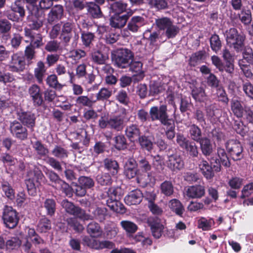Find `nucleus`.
Returning a JSON list of instances; mask_svg holds the SVG:
<instances>
[{
    "label": "nucleus",
    "instance_id": "nucleus-1",
    "mask_svg": "<svg viewBox=\"0 0 253 253\" xmlns=\"http://www.w3.org/2000/svg\"><path fill=\"white\" fill-rule=\"evenodd\" d=\"M126 114V110L123 108L121 114L113 116L109 119L105 116H101L98 121V126L102 129L109 128L117 131H121L125 126Z\"/></svg>",
    "mask_w": 253,
    "mask_h": 253
},
{
    "label": "nucleus",
    "instance_id": "nucleus-2",
    "mask_svg": "<svg viewBox=\"0 0 253 253\" xmlns=\"http://www.w3.org/2000/svg\"><path fill=\"white\" fill-rule=\"evenodd\" d=\"M24 3L22 0H15L10 6V9L5 11V15L11 21L21 22L25 16Z\"/></svg>",
    "mask_w": 253,
    "mask_h": 253
},
{
    "label": "nucleus",
    "instance_id": "nucleus-3",
    "mask_svg": "<svg viewBox=\"0 0 253 253\" xmlns=\"http://www.w3.org/2000/svg\"><path fill=\"white\" fill-rule=\"evenodd\" d=\"M226 40L227 44L236 51L239 52L243 50L245 36L239 34L236 29L230 28L226 32Z\"/></svg>",
    "mask_w": 253,
    "mask_h": 253
},
{
    "label": "nucleus",
    "instance_id": "nucleus-4",
    "mask_svg": "<svg viewBox=\"0 0 253 253\" xmlns=\"http://www.w3.org/2000/svg\"><path fill=\"white\" fill-rule=\"evenodd\" d=\"M133 58V54L129 49L120 48L116 50L112 59L118 68L125 69L128 67Z\"/></svg>",
    "mask_w": 253,
    "mask_h": 253
},
{
    "label": "nucleus",
    "instance_id": "nucleus-5",
    "mask_svg": "<svg viewBox=\"0 0 253 253\" xmlns=\"http://www.w3.org/2000/svg\"><path fill=\"white\" fill-rule=\"evenodd\" d=\"M149 113L151 121H159L163 126L174 120L169 118L166 105H162L159 107L152 106L150 109Z\"/></svg>",
    "mask_w": 253,
    "mask_h": 253
},
{
    "label": "nucleus",
    "instance_id": "nucleus-6",
    "mask_svg": "<svg viewBox=\"0 0 253 253\" xmlns=\"http://www.w3.org/2000/svg\"><path fill=\"white\" fill-rule=\"evenodd\" d=\"M26 59L21 52L14 53L10 57L8 64V68L10 71L14 73L23 72L26 68Z\"/></svg>",
    "mask_w": 253,
    "mask_h": 253
},
{
    "label": "nucleus",
    "instance_id": "nucleus-7",
    "mask_svg": "<svg viewBox=\"0 0 253 253\" xmlns=\"http://www.w3.org/2000/svg\"><path fill=\"white\" fill-rule=\"evenodd\" d=\"M2 218L5 226L10 229L16 227L19 220L16 210L8 206H5L3 208Z\"/></svg>",
    "mask_w": 253,
    "mask_h": 253
},
{
    "label": "nucleus",
    "instance_id": "nucleus-8",
    "mask_svg": "<svg viewBox=\"0 0 253 253\" xmlns=\"http://www.w3.org/2000/svg\"><path fill=\"white\" fill-rule=\"evenodd\" d=\"M82 244L89 248L100 250L104 249H111L114 247V244L109 241H99L91 238L88 236L82 237Z\"/></svg>",
    "mask_w": 253,
    "mask_h": 253
},
{
    "label": "nucleus",
    "instance_id": "nucleus-9",
    "mask_svg": "<svg viewBox=\"0 0 253 253\" xmlns=\"http://www.w3.org/2000/svg\"><path fill=\"white\" fill-rule=\"evenodd\" d=\"M61 206L67 212L75 215L82 220H88L92 219V216L86 213L84 210L78 207H76L67 200H63L61 202Z\"/></svg>",
    "mask_w": 253,
    "mask_h": 253
},
{
    "label": "nucleus",
    "instance_id": "nucleus-10",
    "mask_svg": "<svg viewBox=\"0 0 253 253\" xmlns=\"http://www.w3.org/2000/svg\"><path fill=\"white\" fill-rule=\"evenodd\" d=\"M228 154L234 161H238L243 158V148L241 143L236 140H229L225 144Z\"/></svg>",
    "mask_w": 253,
    "mask_h": 253
},
{
    "label": "nucleus",
    "instance_id": "nucleus-11",
    "mask_svg": "<svg viewBox=\"0 0 253 253\" xmlns=\"http://www.w3.org/2000/svg\"><path fill=\"white\" fill-rule=\"evenodd\" d=\"M9 129L12 136L21 141L27 139L28 131L27 128L19 121L14 120L9 124Z\"/></svg>",
    "mask_w": 253,
    "mask_h": 253
},
{
    "label": "nucleus",
    "instance_id": "nucleus-12",
    "mask_svg": "<svg viewBox=\"0 0 253 253\" xmlns=\"http://www.w3.org/2000/svg\"><path fill=\"white\" fill-rule=\"evenodd\" d=\"M17 119L19 121L31 131H34L36 126V116L30 111H20L17 112Z\"/></svg>",
    "mask_w": 253,
    "mask_h": 253
},
{
    "label": "nucleus",
    "instance_id": "nucleus-13",
    "mask_svg": "<svg viewBox=\"0 0 253 253\" xmlns=\"http://www.w3.org/2000/svg\"><path fill=\"white\" fill-rule=\"evenodd\" d=\"M146 222L150 227L153 237L157 239H159L162 236L164 229L160 219L157 217L150 216L147 218Z\"/></svg>",
    "mask_w": 253,
    "mask_h": 253
},
{
    "label": "nucleus",
    "instance_id": "nucleus-14",
    "mask_svg": "<svg viewBox=\"0 0 253 253\" xmlns=\"http://www.w3.org/2000/svg\"><path fill=\"white\" fill-rule=\"evenodd\" d=\"M137 162V166L139 169L146 173L145 174L144 177H141L139 175H137V182L142 183L144 184H146L149 182L151 181L149 178L150 173H147V172L151 170V165L145 157H141L140 159L138 158Z\"/></svg>",
    "mask_w": 253,
    "mask_h": 253
},
{
    "label": "nucleus",
    "instance_id": "nucleus-15",
    "mask_svg": "<svg viewBox=\"0 0 253 253\" xmlns=\"http://www.w3.org/2000/svg\"><path fill=\"white\" fill-rule=\"evenodd\" d=\"M28 92L34 106L39 107L42 105L43 102L42 93L38 85L33 84L31 85L28 88Z\"/></svg>",
    "mask_w": 253,
    "mask_h": 253
},
{
    "label": "nucleus",
    "instance_id": "nucleus-16",
    "mask_svg": "<svg viewBox=\"0 0 253 253\" xmlns=\"http://www.w3.org/2000/svg\"><path fill=\"white\" fill-rule=\"evenodd\" d=\"M230 107L234 115L239 119L243 117L246 108L248 107L238 97H233L231 99Z\"/></svg>",
    "mask_w": 253,
    "mask_h": 253
},
{
    "label": "nucleus",
    "instance_id": "nucleus-17",
    "mask_svg": "<svg viewBox=\"0 0 253 253\" xmlns=\"http://www.w3.org/2000/svg\"><path fill=\"white\" fill-rule=\"evenodd\" d=\"M60 40L64 43H68L72 37L74 24L71 22H63L61 23Z\"/></svg>",
    "mask_w": 253,
    "mask_h": 253
},
{
    "label": "nucleus",
    "instance_id": "nucleus-18",
    "mask_svg": "<svg viewBox=\"0 0 253 253\" xmlns=\"http://www.w3.org/2000/svg\"><path fill=\"white\" fill-rule=\"evenodd\" d=\"M25 36L30 39V43L32 46L35 48H39L43 44L42 35L39 33H35L30 29L25 28L24 29Z\"/></svg>",
    "mask_w": 253,
    "mask_h": 253
},
{
    "label": "nucleus",
    "instance_id": "nucleus-19",
    "mask_svg": "<svg viewBox=\"0 0 253 253\" xmlns=\"http://www.w3.org/2000/svg\"><path fill=\"white\" fill-rule=\"evenodd\" d=\"M143 198L141 191L138 189H135L130 192L125 198V202L128 205H137L140 203Z\"/></svg>",
    "mask_w": 253,
    "mask_h": 253
},
{
    "label": "nucleus",
    "instance_id": "nucleus-20",
    "mask_svg": "<svg viewBox=\"0 0 253 253\" xmlns=\"http://www.w3.org/2000/svg\"><path fill=\"white\" fill-rule=\"evenodd\" d=\"M130 15L128 13L122 15L115 14L110 19V25L115 28H121L124 27Z\"/></svg>",
    "mask_w": 253,
    "mask_h": 253
},
{
    "label": "nucleus",
    "instance_id": "nucleus-21",
    "mask_svg": "<svg viewBox=\"0 0 253 253\" xmlns=\"http://www.w3.org/2000/svg\"><path fill=\"white\" fill-rule=\"evenodd\" d=\"M168 167L172 171H177L183 168L184 162L179 155H171L169 157Z\"/></svg>",
    "mask_w": 253,
    "mask_h": 253
},
{
    "label": "nucleus",
    "instance_id": "nucleus-22",
    "mask_svg": "<svg viewBox=\"0 0 253 253\" xmlns=\"http://www.w3.org/2000/svg\"><path fill=\"white\" fill-rule=\"evenodd\" d=\"M205 194V187L196 185L189 187L186 190V195L190 198H201Z\"/></svg>",
    "mask_w": 253,
    "mask_h": 253
},
{
    "label": "nucleus",
    "instance_id": "nucleus-23",
    "mask_svg": "<svg viewBox=\"0 0 253 253\" xmlns=\"http://www.w3.org/2000/svg\"><path fill=\"white\" fill-rule=\"evenodd\" d=\"M46 72V69L44 63L42 61H38L34 70V75L39 84L42 83Z\"/></svg>",
    "mask_w": 253,
    "mask_h": 253
},
{
    "label": "nucleus",
    "instance_id": "nucleus-24",
    "mask_svg": "<svg viewBox=\"0 0 253 253\" xmlns=\"http://www.w3.org/2000/svg\"><path fill=\"white\" fill-rule=\"evenodd\" d=\"M192 97L198 102H204L207 99V95L205 89L202 86L192 84L190 86Z\"/></svg>",
    "mask_w": 253,
    "mask_h": 253
},
{
    "label": "nucleus",
    "instance_id": "nucleus-25",
    "mask_svg": "<svg viewBox=\"0 0 253 253\" xmlns=\"http://www.w3.org/2000/svg\"><path fill=\"white\" fill-rule=\"evenodd\" d=\"M199 167L202 173L206 179H211L213 178L214 172L212 169H213L207 161L202 159L200 162Z\"/></svg>",
    "mask_w": 253,
    "mask_h": 253
},
{
    "label": "nucleus",
    "instance_id": "nucleus-26",
    "mask_svg": "<svg viewBox=\"0 0 253 253\" xmlns=\"http://www.w3.org/2000/svg\"><path fill=\"white\" fill-rule=\"evenodd\" d=\"M145 24L144 18L141 16H133L128 22L127 24L128 29L133 32H137L139 29Z\"/></svg>",
    "mask_w": 253,
    "mask_h": 253
},
{
    "label": "nucleus",
    "instance_id": "nucleus-27",
    "mask_svg": "<svg viewBox=\"0 0 253 253\" xmlns=\"http://www.w3.org/2000/svg\"><path fill=\"white\" fill-rule=\"evenodd\" d=\"M63 14V8L60 5H56L52 8L48 14L47 20L49 23L60 19Z\"/></svg>",
    "mask_w": 253,
    "mask_h": 253
},
{
    "label": "nucleus",
    "instance_id": "nucleus-28",
    "mask_svg": "<svg viewBox=\"0 0 253 253\" xmlns=\"http://www.w3.org/2000/svg\"><path fill=\"white\" fill-rule=\"evenodd\" d=\"M200 145V149L202 154L205 156H210L213 152L212 145L211 141L208 138L203 137L200 141H199Z\"/></svg>",
    "mask_w": 253,
    "mask_h": 253
},
{
    "label": "nucleus",
    "instance_id": "nucleus-29",
    "mask_svg": "<svg viewBox=\"0 0 253 253\" xmlns=\"http://www.w3.org/2000/svg\"><path fill=\"white\" fill-rule=\"evenodd\" d=\"M214 225V221L212 218L200 217L197 220V227L203 231L211 230Z\"/></svg>",
    "mask_w": 253,
    "mask_h": 253
},
{
    "label": "nucleus",
    "instance_id": "nucleus-30",
    "mask_svg": "<svg viewBox=\"0 0 253 253\" xmlns=\"http://www.w3.org/2000/svg\"><path fill=\"white\" fill-rule=\"evenodd\" d=\"M91 58L95 64L103 65L105 64L109 57L107 54L103 53L99 50H95L92 52Z\"/></svg>",
    "mask_w": 253,
    "mask_h": 253
},
{
    "label": "nucleus",
    "instance_id": "nucleus-31",
    "mask_svg": "<svg viewBox=\"0 0 253 253\" xmlns=\"http://www.w3.org/2000/svg\"><path fill=\"white\" fill-rule=\"evenodd\" d=\"M125 133L130 141H134L135 139L140 137V131L137 125L131 124L126 126Z\"/></svg>",
    "mask_w": 253,
    "mask_h": 253
},
{
    "label": "nucleus",
    "instance_id": "nucleus-32",
    "mask_svg": "<svg viewBox=\"0 0 253 253\" xmlns=\"http://www.w3.org/2000/svg\"><path fill=\"white\" fill-rule=\"evenodd\" d=\"M86 231L92 237H99L101 236L102 233L100 225L95 222H91L88 224Z\"/></svg>",
    "mask_w": 253,
    "mask_h": 253
},
{
    "label": "nucleus",
    "instance_id": "nucleus-33",
    "mask_svg": "<svg viewBox=\"0 0 253 253\" xmlns=\"http://www.w3.org/2000/svg\"><path fill=\"white\" fill-rule=\"evenodd\" d=\"M86 7L88 13L93 18H99L103 16L100 7L94 2L88 3Z\"/></svg>",
    "mask_w": 253,
    "mask_h": 253
},
{
    "label": "nucleus",
    "instance_id": "nucleus-34",
    "mask_svg": "<svg viewBox=\"0 0 253 253\" xmlns=\"http://www.w3.org/2000/svg\"><path fill=\"white\" fill-rule=\"evenodd\" d=\"M127 4L123 0L116 1L110 5L112 12L116 14H120L126 10Z\"/></svg>",
    "mask_w": 253,
    "mask_h": 253
},
{
    "label": "nucleus",
    "instance_id": "nucleus-35",
    "mask_svg": "<svg viewBox=\"0 0 253 253\" xmlns=\"http://www.w3.org/2000/svg\"><path fill=\"white\" fill-rule=\"evenodd\" d=\"M169 208L177 215L181 216L184 211V209L181 202L176 199L171 200L169 203Z\"/></svg>",
    "mask_w": 253,
    "mask_h": 253
},
{
    "label": "nucleus",
    "instance_id": "nucleus-36",
    "mask_svg": "<svg viewBox=\"0 0 253 253\" xmlns=\"http://www.w3.org/2000/svg\"><path fill=\"white\" fill-rule=\"evenodd\" d=\"M104 164L105 169L110 171L112 175H115L118 173L119 165L116 161L106 158L104 160Z\"/></svg>",
    "mask_w": 253,
    "mask_h": 253
},
{
    "label": "nucleus",
    "instance_id": "nucleus-37",
    "mask_svg": "<svg viewBox=\"0 0 253 253\" xmlns=\"http://www.w3.org/2000/svg\"><path fill=\"white\" fill-rule=\"evenodd\" d=\"M189 133L190 138L196 142L200 141L202 138V131L196 125L193 124L189 126Z\"/></svg>",
    "mask_w": 253,
    "mask_h": 253
},
{
    "label": "nucleus",
    "instance_id": "nucleus-38",
    "mask_svg": "<svg viewBox=\"0 0 253 253\" xmlns=\"http://www.w3.org/2000/svg\"><path fill=\"white\" fill-rule=\"evenodd\" d=\"M32 147L37 154L40 157H44L48 154L49 151L39 140L32 142Z\"/></svg>",
    "mask_w": 253,
    "mask_h": 253
},
{
    "label": "nucleus",
    "instance_id": "nucleus-39",
    "mask_svg": "<svg viewBox=\"0 0 253 253\" xmlns=\"http://www.w3.org/2000/svg\"><path fill=\"white\" fill-rule=\"evenodd\" d=\"M95 100H92L87 96L80 95L76 99V103L78 106L87 107L91 108L93 106Z\"/></svg>",
    "mask_w": 253,
    "mask_h": 253
},
{
    "label": "nucleus",
    "instance_id": "nucleus-40",
    "mask_svg": "<svg viewBox=\"0 0 253 253\" xmlns=\"http://www.w3.org/2000/svg\"><path fill=\"white\" fill-rule=\"evenodd\" d=\"M139 143L141 148L151 152L153 149V143L150 138L145 135L139 137Z\"/></svg>",
    "mask_w": 253,
    "mask_h": 253
},
{
    "label": "nucleus",
    "instance_id": "nucleus-41",
    "mask_svg": "<svg viewBox=\"0 0 253 253\" xmlns=\"http://www.w3.org/2000/svg\"><path fill=\"white\" fill-rule=\"evenodd\" d=\"M161 191L162 194L166 196L172 195L174 192V187L172 182L166 180L160 186Z\"/></svg>",
    "mask_w": 253,
    "mask_h": 253
},
{
    "label": "nucleus",
    "instance_id": "nucleus-42",
    "mask_svg": "<svg viewBox=\"0 0 253 253\" xmlns=\"http://www.w3.org/2000/svg\"><path fill=\"white\" fill-rule=\"evenodd\" d=\"M51 228L50 220L46 217H44L39 221L37 226V230L41 233H45L49 231Z\"/></svg>",
    "mask_w": 253,
    "mask_h": 253
},
{
    "label": "nucleus",
    "instance_id": "nucleus-43",
    "mask_svg": "<svg viewBox=\"0 0 253 253\" xmlns=\"http://www.w3.org/2000/svg\"><path fill=\"white\" fill-rule=\"evenodd\" d=\"M27 176L29 178L25 180V183L29 192H31V194L33 195L36 193V186H38V184L35 183L32 170L27 172Z\"/></svg>",
    "mask_w": 253,
    "mask_h": 253
},
{
    "label": "nucleus",
    "instance_id": "nucleus-44",
    "mask_svg": "<svg viewBox=\"0 0 253 253\" xmlns=\"http://www.w3.org/2000/svg\"><path fill=\"white\" fill-rule=\"evenodd\" d=\"M43 207L46 211L47 215L52 216L56 210V202L52 199H46L43 203Z\"/></svg>",
    "mask_w": 253,
    "mask_h": 253
},
{
    "label": "nucleus",
    "instance_id": "nucleus-45",
    "mask_svg": "<svg viewBox=\"0 0 253 253\" xmlns=\"http://www.w3.org/2000/svg\"><path fill=\"white\" fill-rule=\"evenodd\" d=\"M171 19L168 17H162L155 20V25L160 31H165L172 23Z\"/></svg>",
    "mask_w": 253,
    "mask_h": 253
},
{
    "label": "nucleus",
    "instance_id": "nucleus-46",
    "mask_svg": "<svg viewBox=\"0 0 253 253\" xmlns=\"http://www.w3.org/2000/svg\"><path fill=\"white\" fill-rule=\"evenodd\" d=\"M52 154L55 157L60 159L67 158L68 156V151L63 147L56 145L51 151Z\"/></svg>",
    "mask_w": 253,
    "mask_h": 253
},
{
    "label": "nucleus",
    "instance_id": "nucleus-47",
    "mask_svg": "<svg viewBox=\"0 0 253 253\" xmlns=\"http://www.w3.org/2000/svg\"><path fill=\"white\" fill-rule=\"evenodd\" d=\"M204 52L199 51L192 54L190 59L189 64L191 66H195L200 64L204 59Z\"/></svg>",
    "mask_w": 253,
    "mask_h": 253
},
{
    "label": "nucleus",
    "instance_id": "nucleus-48",
    "mask_svg": "<svg viewBox=\"0 0 253 253\" xmlns=\"http://www.w3.org/2000/svg\"><path fill=\"white\" fill-rule=\"evenodd\" d=\"M15 80L14 76L10 72L5 70L0 71V83L6 85Z\"/></svg>",
    "mask_w": 253,
    "mask_h": 253
},
{
    "label": "nucleus",
    "instance_id": "nucleus-49",
    "mask_svg": "<svg viewBox=\"0 0 253 253\" xmlns=\"http://www.w3.org/2000/svg\"><path fill=\"white\" fill-rule=\"evenodd\" d=\"M153 158L152 165L153 167L158 171H162L164 168L165 161L163 157L157 155L152 156Z\"/></svg>",
    "mask_w": 253,
    "mask_h": 253
},
{
    "label": "nucleus",
    "instance_id": "nucleus-50",
    "mask_svg": "<svg viewBox=\"0 0 253 253\" xmlns=\"http://www.w3.org/2000/svg\"><path fill=\"white\" fill-rule=\"evenodd\" d=\"M210 45L211 49L217 53L221 47V42L219 36L216 34L213 35L210 38Z\"/></svg>",
    "mask_w": 253,
    "mask_h": 253
},
{
    "label": "nucleus",
    "instance_id": "nucleus-51",
    "mask_svg": "<svg viewBox=\"0 0 253 253\" xmlns=\"http://www.w3.org/2000/svg\"><path fill=\"white\" fill-rule=\"evenodd\" d=\"M217 154L222 165L226 167H229L230 163L224 149L221 147H217Z\"/></svg>",
    "mask_w": 253,
    "mask_h": 253
},
{
    "label": "nucleus",
    "instance_id": "nucleus-52",
    "mask_svg": "<svg viewBox=\"0 0 253 253\" xmlns=\"http://www.w3.org/2000/svg\"><path fill=\"white\" fill-rule=\"evenodd\" d=\"M90 32H83L82 34V40L83 44L86 47L89 46L92 41L93 40L94 38V34L91 29H89Z\"/></svg>",
    "mask_w": 253,
    "mask_h": 253
},
{
    "label": "nucleus",
    "instance_id": "nucleus-53",
    "mask_svg": "<svg viewBox=\"0 0 253 253\" xmlns=\"http://www.w3.org/2000/svg\"><path fill=\"white\" fill-rule=\"evenodd\" d=\"M116 99L120 103L126 105L129 102V98L126 91L120 89L116 95Z\"/></svg>",
    "mask_w": 253,
    "mask_h": 253
},
{
    "label": "nucleus",
    "instance_id": "nucleus-54",
    "mask_svg": "<svg viewBox=\"0 0 253 253\" xmlns=\"http://www.w3.org/2000/svg\"><path fill=\"white\" fill-rule=\"evenodd\" d=\"M242 88L246 95L253 100V84L249 81H243Z\"/></svg>",
    "mask_w": 253,
    "mask_h": 253
},
{
    "label": "nucleus",
    "instance_id": "nucleus-55",
    "mask_svg": "<svg viewBox=\"0 0 253 253\" xmlns=\"http://www.w3.org/2000/svg\"><path fill=\"white\" fill-rule=\"evenodd\" d=\"M120 224L123 228L128 233H134L138 229L137 226L130 221L123 220L121 222Z\"/></svg>",
    "mask_w": 253,
    "mask_h": 253
},
{
    "label": "nucleus",
    "instance_id": "nucleus-56",
    "mask_svg": "<svg viewBox=\"0 0 253 253\" xmlns=\"http://www.w3.org/2000/svg\"><path fill=\"white\" fill-rule=\"evenodd\" d=\"M93 217L100 222L103 221L107 215V209L105 208H97L93 212Z\"/></svg>",
    "mask_w": 253,
    "mask_h": 253
},
{
    "label": "nucleus",
    "instance_id": "nucleus-57",
    "mask_svg": "<svg viewBox=\"0 0 253 253\" xmlns=\"http://www.w3.org/2000/svg\"><path fill=\"white\" fill-rule=\"evenodd\" d=\"M96 181L101 185H108L112 183V179L109 174L101 173L96 176Z\"/></svg>",
    "mask_w": 253,
    "mask_h": 253
},
{
    "label": "nucleus",
    "instance_id": "nucleus-58",
    "mask_svg": "<svg viewBox=\"0 0 253 253\" xmlns=\"http://www.w3.org/2000/svg\"><path fill=\"white\" fill-rule=\"evenodd\" d=\"M78 181L79 184L82 185L86 189H90L94 185V181L93 179L88 176H80L79 178Z\"/></svg>",
    "mask_w": 253,
    "mask_h": 253
},
{
    "label": "nucleus",
    "instance_id": "nucleus-59",
    "mask_svg": "<svg viewBox=\"0 0 253 253\" xmlns=\"http://www.w3.org/2000/svg\"><path fill=\"white\" fill-rule=\"evenodd\" d=\"M46 83L49 86L55 89H61L63 87V85L58 82L57 77L54 74L50 75L47 77Z\"/></svg>",
    "mask_w": 253,
    "mask_h": 253
},
{
    "label": "nucleus",
    "instance_id": "nucleus-60",
    "mask_svg": "<svg viewBox=\"0 0 253 253\" xmlns=\"http://www.w3.org/2000/svg\"><path fill=\"white\" fill-rule=\"evenodd\" d=\"M115 147L118 150H123L126 148V141L125 136L119 135L114 138Z\"/></svg>",
    "mask_w": 253,
    "mask_h": 253
},
{
    "label": "nucleus",
    "instance_id": "nucleus-61",
    "mask_svg": "<svg viewBox=\"0 0 253 253\" xmlns=\"http://www.w3.org/2000/svg\"><path fill=\"white\" fill-rule=\"evenodd\" d=\"M179 32V28L172 22L165 30V35L168 39L174 38Z\"/></svg>",
    "mask_w": 253,
    "mask_h": 253
},
{
    "label": "nucleus",
    "instance_id": "nucleus-62",
    "mask_svg": "<svg viewBox=\"0 0 253 253\" xmlns=\"http://www.w3.org/2000/svg\"><path fill=\"white\" fill-rule=\"evenodd\" d=\"M166 127V135L168 139L171 140L175 136V124L174 121L164 125Z\"/></svg>",
    "mask_w": 253,
    "mask_h": 253
},
{
    "label": "nucleus",
    "instance_id": "nucleus-63",
    "mask_svg": "<svg viewBox=\"0 0 253 253\" xmlns=\"http://www.w3.org/2000/svg\"><path fill=\"white\" fill-rule=\"evenodd\" d=\"M12 28L11 23L6 19H0V33L5 34L9 33Z\"/></svg>",
    "mask_w": 253,
    "mask_h": 253
},
{
    "label": "nucleus",
    "instance_id": "nucleus-64",
    "mask_svg": "<svg viewBox=\"0 0 253 253\" xmlns=\"http://www.w3.org/2000/svg\"><path fill=\"white\" fill-rule=\"evenodd\" d=\"M111 95V90L106 87H103L96 94V99L98 100H104L108 99Z\"/></svg>",
    "mask_w": 253,
    "mask_h": 253
}]
</instances>
